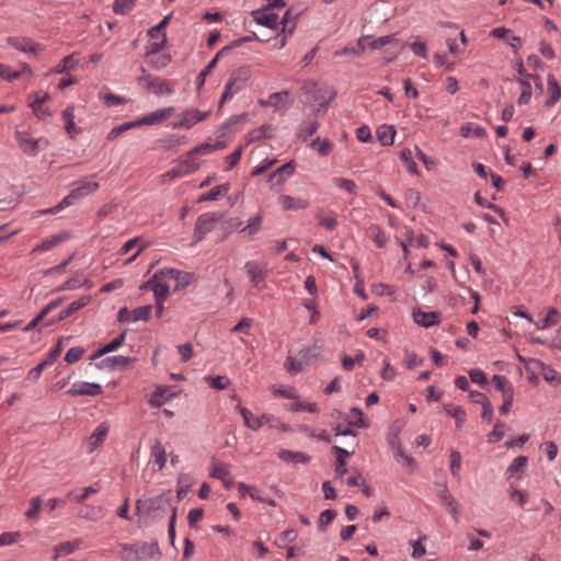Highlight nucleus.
<instances>
[{
	"label": "nucleus",
	"mask_w": 561,
	"mask_h": 561,
	"mask_svg": "<svg viewBox=\"0 0 561 561\" xmlns=\"http://www.w3.org/2000/svg\"><path fill=\"white\" fill-rule=\"evenodd\" d=\"M170 500L167 495L160 494L154 497L136 501V513L144 518H159L162 517L168 510L172 511Z\"/></svg>",
	"instance_id": "1"
},
{
	"label": "nucleus",
	"mask_w": 561,
	"mask_h": 561,
	"mask_svg": "<svg viewBox=\"0 0 561 561\" xmlns=\"http://www.w3.org/2000/svg\"><path fill=\"white\" fill-rule=\"evenodd\" d=\"M237 409L243 419L244 425L252 431H259L261 427L265 425L271 428L280 430L282 432L289 431V425L283 423L278 417H276L273 414H262L260 416H255L247 408L238 405Z\"/></svg>",
	"instance_id": "2"
},
{
	"label": "nucleus",
	"mask_w": 561,
	"mask_h": 561,
	"mask_svg": "<svg viewBox=\"0 0 561 561\" xmlns=\"http://www.w3.org/2000/svg\"><path fill=\"white\" fill-rule=\"evenodd\" d=\"M138 84L154 95H170L174 93V84L160 77H156L141 67V75L137 79Z\"/></svg>",
	"instance_id": "3"
},
{
	"label": "nucleus",
	"mask_w": 561,
	"mask_h": 561,
	"mask_svg": "<svg viewBox=\"0 0 561 561\" xmlns=\"http://www.w3.org/2000/svg\"><path fill=\"white\" fill-rule=\"evenodd\" d=\"M247 79L248 73L245 69L241 68L230 73L219 101V107H221L225 102L231 100L238 92L245 88Z\"/></svg>",
	"instance_id": "4"
},
{
	"label": "nucleus",
	"mask_w": 561,
	"mask_h": 561,
	"mask_svg": "<svg viewBox=\"0 0 561 561\" xmlns=\"http://www.w3.org/2000/svg\"><path fill=\"white\" fill-rule=\"evenodd\" d=\"M163 278H169V279L175 280V283H176L175 288L180 289V288H184V287L188 286L192 283L193 274L188 273V272H184V271H179V270H175L172 267H165V268L158 270L153 274L152 278L148 283L145 284V286L146 287L150 286L151 284H153L154 280L163 279Z\"/></svg>",
	"instance_id": "5"
},
{
	"label": "nucleus",
	"mask_w": 561,
	"mask_h": 561,
	"mask_svg": "<svg viewBox=\"0 0 561 561\" xmlns=\"http://www.w3.org/2000/svg\"><path fill=\"white\" fill-rule=\"evenodd\" d=\"M210 115L209 111L202 112L196 108H186L179 116V119L173 122V128L190 129L195 124L206 119Z\"/></svg>",
	"instance_id": "6"
},
{
	"label": "nucleus",
	"mask_w": 561,
	"mask_h": 561,
	"mask_svg": "<svg viewBox=\"0 0 561 561\" xmlns=\"http://www.w3.org/2000/svg\"><path fill=\"white\" fill-rule=\"evenodd\" d=\"M221 219V214L219 213H205L198 216L195 224V237L197 241L204 239V237L210 232L217 221Z\"/></svg>",
	"instance_id": "7"
},
{
	"label": "nucleus",
	"mask_w": 561,
	"mask_h": 561,
	"mask_svg": "<svg viewBox=\"0 0 561 561\" xmlns=\"http://www.w3.org/2000/svg\"><path fill=\"white\" fill-rule=\"evenodd\" d=\"M100 185L94 176H87L72 182V201L84 198L99 190Z\"/></svg>",
	"instance_id": "8"
},
{
	"label": "nucleus",
	"mask_w": 561,
	"mask_h": 561,
	"mask_svg": "<svg viewBox=\"0 0 561 561\" xmlns=\"http://www.w3.org/2000/svg\"><path fill=\"white\" fill-rule=\"evenodd\" d=\"M244 271L247 275L249 276L251 283H253L255 286H257L260 283H262L268 272L267 263L262 261H248L244 264Z\"/></svg>",
	"instance_id": "9"
},
{
	"label": "nucleus",
	"mask_w": 561,
	"mask_h": 561,
	"mask_svg": "<svg viewBox=\"0 0 561 561\" xmlns=\"http://www.w3.org/2000/svg\"><path fill=\"white\" fill-rule=\"evenodd\" d=\"M253 20L262 26L276 30L278 26V15L273 12V9L262 7L251 12Z\"/></svg>",
	"instance_id": "10"
},
{
	"label": "nucleus",
	"mask_w": 561,
	"mask_h": 561,
	"mask_svg": "<svg viewBox=\"0 0 561 561\" xmlns=\"http://www.w3.org/2000/svg\"><path fill=\"white\" fill-rule=\"evenodd\" d=\"M110 432V425L106 422L101 423L96 426L93 433L89 436L85 442L87 453H92L99 446H101Z\"/></svg>",
	"instance_id": "11"
},
{
	"label": "nucleus",
	"mask_w": 561,
	"mask_h": 561,
	"mask_svg": "<svg viewBox=\"0 0 561 561\" xmlns=\"http://www.w3.org/2000/svg\"><path fill=\"white\" fill-rule=\"evenodd\" d=\"M15 139L24 153L31 156H35L37 153L41 139H35L27 133L20 130L15 131Z\"/></svg>",
	"instance_id": "12"
},
{
	"label": "nucleus",
	"mask_w": 561,
	"mask_h": 561,
	"mask_svg": "<svg viewBox=\"0 0 561 561\" xmlns=\"http://www.w3.org/2000/svg\"><path fill=\"white\" fill-rule=\"evenodd\" d=\"M124 549L135 552L137 559L139 560L145 558L159 559L161 556L158 543H142L140 547L137 548H135L134 546L124 545Z\"/></svg>",
	"instance_id": "13"
},
{
	"label": "nucleus",
	"mask_w": 561,
	"mask_h": 561,
	"mask_svg": "<svg viewBox=\"0 0 561 561\" xmlns=\"http://www.w3.org/2000/svg\"><path fill=\"white\" fill-rule=\"evenodd\" d=\"M27 104L33 114L41 121H47L51 116L50 110L39 101V93L35 92L27 96Z\"/></svg>",
	"instance_id": "14"
},
{
	"label": "nucleus",
	"mask_w": 561,
	"mask_h": 561,
	"mask_svg": "<svg viewBox=\"0 0 561 561\" xmlns=\"http://www.w3.org/2000/svg\"><path fill=\"white\" fill-rule=\"evenodd\" d=\"M173 113H174L173 106L157 110V111L151 112L148 115L137 119L138 126L158 124V123L167 119L168 117H170Z\"/></svg>",
	"instance_id": "15"
},
{
	"label": "nucleus",
	"mask_w": 561,
	"mask_h": 561,
	"mask_svg": "<svg viewBox=\"0 0 561 561\" xmlns=\"http://www.w3.org/2000/svg\"><path fill=\"white\" fill-rule=\"evenodd\" d=\"M130 362H131L130 357L122 356V355H115V356H108V357L103 358L100 362L95 363V367L98 369L114 370V369H117V368L125 367Z\"/></svg>",
	"instance_id": "16"
},
{
	"label": "nucleus",
	"mask_w": 561,
	"mask_h": 561,
	"mask_svg": "<svg viewBox=\"0 0 561 561\" xmlns=\"http://www.w3.org/2000/svg\"><path fill=\"white\" fill-rule=\"evenodd\" d=\"M8 43L12 47L16 48L18 50H21L23 53H28L33 55H37L39 50V44L33 42L30 38L26 37H8Z\"/></svg>",
	"instance_id": "17"
},
{
	"label": "nucleus",
	"mask_w": 561,
	"mask_h": 561,
	"mask_svg": "<svg viewBox=\"0 0 561 561\" xmlns=\"http://www.w3.org/2000/svg\"><path fill=\"white\" fill-rule=\"evenodd\" d=\"M296 163L294 160L280 165L268 175V182L276 181L277 184L282 185L289 176L295 172Z\"/></svg>",
	"instance_id": "18"
},
{
	"label": "nucleus",
	"mask_w": 561,
	"mask_h": 561,
	"mask_svg": "<svg viewBox=\"0 0 561 561\" xmlns=\"http://www.w3.org/2000/svg\"><path fill=\"white\" fill-rule=\"evenodd\" d=\"M103 393L102 386L96 382L79 381L72 383V394L78 396H100Z\"/></svg>",
	"instance_id": "19"
},
{
	"label": "nucleus",
	"mask_w": 561,
	"mask_h": 561,
	"mask_svg": "<svg viewBox=\"0 0 561 561\" xmlns=\"http://www.w3.org/2000/svg\"><path fill=\"white\" fill-rule=\"evenodd\" d=\"M288 96L289 94L287 91L275 92L265 100H259V104L264 107H274L275 110H280L286 107L288 103Z\"/></svg>",
	"instance_id": "20"
},
{
	"label": "nucleus",
	"mask_w": 561,
	"mask_h": 561,
	"mask_svg": "<svg viewBox=\"0 0 561 561\" xmlns=\"http://www.w3.org/2000/svg\"><path fill=\"white\" fill-rule=\"evenodd\" d=\"M210 474L213 478L221 480L226 489L231 488L233 480L230 476L229 465L224 462H214Z\"/></svg>",
	"instance_id": "21"
},
{
	"label": "nucleus",
	"mask_w": 561,
	"mask_h": 561,
	"mask_svg": "<svg viewBox=\"0 0 561 561\" xmlns=\"http://www.w3.org/2000/svg\"><path fill=\"white\" fill-rule=\"evenodd\" d=\"M412 317L416 324L430 328L438 323L439 313L435 311L425 312L422 310H415L413 311Z\"/></svg>",
	"instance_id": "22"
},
{
	"label": "nucleus",
	"mask_w": 561,
	"mask_h": 561,
	"mask_svg": "<svg viewBox=\"0 0 561 561\" xmlns=\"http://www.w3.org/2000/svg\"><path fill=\"white\" fill-rule=\"evenodd\" d=\"M275 128L271 124H264L257 128L250 130L245 135L247 142L259 141L261 139L272 138Z\"/></svg>",
	"instance_id": "23"
},
{
	"label": "nucleus",
	"mask_w": 561,
	"mask_h": 561,
	"mask_svg": "<svg viewBox=\"0 0 561 561\" xmlns=\"http://www.w3.org/2000/svg\"><path fill=\"white\" fill-rule=\"evenodd\" d=\"M278 202L284 210H299L309 206L306 199L293 197L289 195H280Z\"/></svg>",
	"instance_id": "24"
},
{
	"label": "nucleus",
	"mask_w": 561,
	"mask_h": 561,
	"mask_svg": "<svg viewBox=\"0 0 561 561\" xmlns=\"http://www.w3.org/2000/svg\"><path fill=\"white\" fill-rule=\"evenodd\" d=\"M126 339V331L122 332L118 336H116L114 340H112L110 343L104 345L102 348L96 351L90 356V360H95L96 358L103 356L104 354L111 353L116 351L118 347H121Z\"/></svg>",
	"instance_id": "25"
},
{
	"label": "nucleus",
	"mask_w": 561,
	"mask_h": 561,
	"mask_svg": "<svg viewBox=\"0 0 561 561\" xmlns=\"http://www.w3.org/2000/svg\"><path fill=\"white\" fill-rule=\"evenodd\" d=\"M345 420L350 426L358 428H367L370 426V423L364 417L362 410L358 408H352L346 414Z\"/></svg>",
	"instance_id": "26"
},
{
	"label": "nucleus",
	"mask_w": 561,
	"mask_h": 561,
	"mask_svg": "<svg viewBox=\"0 0 561 561\" xmlns=\"http://www.w3.org/2000/svg\"><path fill=\"white\" fill-rule=\"evenodd\" d=\"M194 483V479L188 473H180L176 480L178 499L183 500L187 495Z\"/></svg>",
	"instance_id": "27"
},
{
	"label": "nucleus",
	"mask_w": 561,
	"mask_h": 561,
	"mask_svg": "<svg viewBox=\"0 0 561 561\" xmlns=\"http://www.w3.org/2000/svg\"><path fill=\"white\" fill-rule=\"evenodd\" d=\"M548 99L545 102L546 106H553L561 98V88L553 76H548Z\"/></svg>",
	"instance_id": "28"
},
{
	"label": "nucleus",
	"mask_w": 561,
	"mask_h": 561,
	"mask_svg": "<svg viewBox=\"0 0 561 561\" xmlns=\"http://www.w3.org/2000/svg\"><path fill=\"white\" fill-rule=\"evenodd\" d=\"M277 456L279 459L286 462H300V463H307L310 460V456L301 453V451H293L288 449H280L277 453Z\"/></svg>",
	"instance_id": "29"
},
{
	"label": "nucleus",
	"mask_w": 561,
	"mask_h": 561,
	"mask_svg": "<svg viewBox=\"0 0 561 561\" xmlns=\"http://www.w3.org/2000/svg\"><path fill=\"white\" fill-rule=\"evenodd\" d=\"M494 387L502 393L503 398L514 397V388L512 382L503 375H494L492 377Z\"/></svg>",
	"instance_id": "30"
},
{
	"label": "nucleus",
	"mask_w": 561,
	"mask_h": 561,
	"mask_svg": "<svg viewBox=\"0 0 561 561\" xmlns=\"http://www.w3.org/2000/svg\"><path fill=\"white\" fill-rule=\"evenodd\" d=\"M377 138L383 146H390L393 144L394 136L397 134L396 128L392 125H381L377 129Z\"/></svg>",
	"instance_id": "31"
},
{
	"label": "nucleus",
	"mask_w": 561,
	"mask_h": 561,
	"mask_svg": "<svg viewBox=\"0 0 561 561\" xmlns=\"http://www.w3.org/2000/svg\"><path fill=\"white\" fill-rule=\"evenodd\" d=\"M195 157L196 154L192 153L191 150L179 161L178 164L185 175L196 171L199 168V162L196 161Z\"/></svg>",
	"instance_id": "32"
},
{
	"label": "nucleus",
	"mask_w": 561,
	"mask_h": 561,
	"mask_svg": "<svg viewBox=\"0 0 561 561\" xmlns=\"http://www.w3.org/2000/svg\"><path fill=\"white\" fill-rule=\"evenodd\" d=\"M365 41H366V37H360V38H358L355 46L344 47L340 50H336V51H334V56H336V57H340V56L358 57L365 51V48H366Z\"/></svg>",
	"instance_id": "33"
},
{
	"label": "nucleus",
	"mask_w": 561,
	"mask_h": 561,
	"mask_svg": "<svg viewBox=\"0 0 561 561\" xmlns=\"http://www.w3.org/2000/svg\"><path fill=\"white\" fill-rule=\"evenodd\" d=\"M460 134L462 137H476L482 139L486 136V130L477 124L466 123L460 128Z\"/></svg>",
	"instance_id": "34"
},
{
	"label": "nucleus",
	"mask_w": 561,
	"mask_h": 561,
	"mask_svg": "<svg viewBox=\"0 0 561 561\" xmlns=\"http://www.w3.org/2000/svg\"><path fill=\"white\" fill-rule=\"evenodd\" d=\"M444 410L456 420V428L460 430L466 421V412L462 408L453 404H445Z\"/></svg>",
	"instance_id": "35"
},
{
	"label": "nucleus",
	"mask_w": 561,
	"mask_h": 561,
	"mask_svg": "<svg viewBox=\"0 0 561 561\" xmlns=\"http://www.w3.org/2000/svg\"><path fill=\"white\" fill-rule=\"evenodd\" d=\"M333 450L336 455L335 473L336 476L342 477L347 471L345 467V458L350 455V453L340 446H334Z\"/></svg>",
	"instance_id": "36"
},
{
	"label": "nucleus",
	"mask_w": 561,
	"mask_h": 561,
	"mask_svg": "<svg viewBox=\"0 0 561 561\" xmlns=\"http://www.w3.org/2000/svg\"><path fill=\"white\" fill-rule=\"evenodd\" d=\"M151 454L154 458V462L161 470L167 463V451L163 445L159 440H154L151 446Z\"/></svg>",
	"instance_id": "37"
},
{
	"label": "nucleus",
	"mask_w": 561,
	"mask_h": 561,
	"mask_svg": "<svg viewBox=\"0 0 561 561\" xmlns=\"http://www.w3.org/2000/svg\"><path fill=\"white\" fill-rule=\"evenodd\" d=\"M60 304V300H54L49 304H47L41 312L24 328V331H30L34 329L38 322H41L50 311H53L55 308H57Z\"/></svg>",
	"instance_id": "38"
},
{
	"label": "nucleus",
	"mask_w": 561,
	"mask_h": 561,
	"mask_svg": "<svg viewBox=\"0 0 561 561\" xmlns=\"http://www.w3.org/2000/svg\"><path fill=\"white\" fill-rule=\"evenodd\" d=\"M297 15H291V10H287L282 18L280 24L283 25L280 34H286L287 37L291 36L296 30Z\"/></svg>",
	"instance_id": "39"
},
{
	"label": "nucleus",
	"mask_w": 561,
	"mask_h": 561,
	"mask_svg": "<svg viewBox=\"0 0 561 561\" xmlns=\"http://www.w3.org/2000/svg\"><path fill=\"white\" fill-rule=\"evenodd\" d=\"M78 516L90 520H98L103 516L101 506L87 505L77 512Z\"/></svg>",
	"instance_id": "40"
},
{
	"label": "nucleus",
	"mask_w": 561,
	"mask_h": 561,
	"mask_svg": "<svg viewBox=\"0 0 561 561\" xmlns=\"http://www.w3.org/2000/svg\"><path fill=\"white\" fill-rule=\"evenodd\" d=\"M229 192V184H220L213 187L207 193L199 196L198 202L216 201L219 196H225Z\"/></svg>",
	"instance_id": "41"
},
{
	"label": "nucleus",
	"mask_w": 561,
	"mask_h": 561,
	"mask_svg": "<svg viewBox=\"0 0 561 561\" xmlns=\"http://www.w3.org/2000/svg\"><path fill=\"white\" fill-rule=\"evenodd\" d=\"M535 363L540 368V373L547 382L557 381L558 383H561V376H559L552 367L539 360H536Z\"/></svg>",
	"instance_id": "42"
},
{
	"label": "nucleus",
	"mask_w": 561,
	"mask_h": 561,
	"mask_svg": "<svg viewBox=\"0 0 561 561\" xmlns=\"http://www.w3.org/2000/svg\"><path fill=\"white\" fill-rule=\"evenodd\" d=\"M370 239L377 244L378 248H383L387 243V238L383 230L378 225H371L368 228Z\"/></svg>",
	"instance_id": "43"
},
{
	"label": "nucleus",
	"mask_w": 561,
	"mask_h": 561,
	"mask_svg": "<svg viewBox=\"0 0 561 561\" xmlns=\"http://www.w3.org/2000/svg\"><path fill=\"white\" fill-rule=\"evenodd\" d=\"M319 128V123L317 121H311L304 123L297 134V137L302 141H306L310 136H312Z\"/></svg>",
	"instance_id": "44"
},
{
	"label": "nucleus",
	"mask_w": 561,
	"mask_h": 561,
	"mask_svg": "<svg viewBox=\"0 0 561 561\" xmlns=\"http://www.w3.org/2000/svg\"><path fill=\"white\" fill-rule=\"evenodd\" d=\"M400 158L403 161L405 169L411 174H417L419 169L414 160L412 159V152L410 149H402L400 152Z\"/></svg>",
	"instance_id": "45"
},
{
	"label": "nucleus",
	"mask_w": 561,
	"mask_h": 561,
	"mask_svg": "<svg viewBox=\"0 0 561 561\" xmlns=\"http://www.w3.org/2000/svg\"><path fill=\"white\" fill-rule=\"evenodd\" d=\"M152 291L156 297V302H163L170 293V287L168 284L162 282H157L152 286Z\"/></svg>",
	"instance_id": "46"
},
{
	"label": "nucleus",
	"mask_w": 561,
	"mask_h": 561,
	"mask_svg": "<svg viewBox=\"0 0 561 561\" xmlns=\"http://www.w3.org/2000/svg\"><path fill=\"white\" fill-rule=\"evenodd\" d=\"M518 83L522 87V93L517 100L519 105L528 104L531 98V85L528 79H518Z\"/></svg>",
	"instance_id": "47"
},
{
	"label": "nucleus",
	"mask_w": 561,
	"mask_h": 561,
	"mask_svg": "<svg viewBox=\"0 0 561 561\" xmlns=\"http://www.w3.org/2000/svg\"><path fill=\"white\" fill-rule=\"evenodd\" d=\"M311 147L317 149L320 156H327L333 149V142L329 139L320 140L319 137L312 140Z\"/></svg>",
	"instance_id": "48"
},
{
	"label": "nucleus",
	"mask_w": 561,
	"mask_h": 561,
	"mask_svg": "<svg viewBox=\"0 0 561 561\" xmlns=\"http://www.w3.org/2000/svg\"><path fill=\"white\" fill-rule=\"evenodd\" d=\"M332 182L334 185L341 190L346 191L350 194H355L357 185L353 180L344 179V178H333Z\"/></svg>",
	"instance_id": "49"
},
{
	"label": "nucleus",
	"mask_w": 561,
	"mask_h": 561,
	"mask_svg": "<svg viewBox=\"0 0 561 561\" xmlns=\"http://www.w3.org/2000/svg\"><path fill=\"white\" fill-rule=\"evenodd\" d=\"M336 512L332 508H328L323 511L318 519V528L320 531H324L327 526L332 523V520L335 518Z\"/></svg>",
	"instance_id": "50"
},
{
	"label": "nucleus",
	"mask_w": 561,
	"mask_h": 561,
	"mask_svg": "<svg viewBox=\"0 0 561 561\" xmlns=\"http://www.w3.org/2000/svg\"><path fill=\"white\" fill-rule=\"evenodd\" d=\"M43 500L39 496L32 497L30 501V508L25 512V516L30 519H37Z\"/></svg>",
	"instance_id": "51"
},
{
	"label": "nucleus",
	"mask_w": 561,
	"mask_h": 561,
	"mask_svg": "<svg viewBox=\"0 0 561 561\" xmlns=\"http://www.w3.org/2000/svg\"><path fill=\"white\" fill-rule=\"evenodd\" d=\"M135 126H138V122L135 121V122H126V123H123L118 126H115L113 127L108 134H107V139L108 140H113L115 139L116 137H118L121 134H123L124 131L135 127Z\"/></svg>",
	"instance_id": "52"
},
{
	"label": "nucleus",
	"mask_w": 561,
	"mask_h": 561,
	"mask_svg": "<svg viewBox=\"0 0 561 561\" xmlns=\"http://www.w3.org/2000/svg\"><path fill=\"white\" fill-rule=\"evenodd\" d=\"M557 316L558 311L554 308H550L546 314V317L536 323L537 328L540 330H543L550 325H553L557 323Z\"/></svg>",
	"instance_id": "53"
},
{
	"label": "nucleus",
	"mask_w": 561,
	"mask_h": 561,
	"mask_svg": "<svg viewBox=\"0 0 561 561\" xmlns=\"http://www.w3.org/2000/svg\"><path fill=\"white\" fill-rule=\"evenodd\" d=\"M288 410L291 412H299V411H305V410H307L310 413L319 412V408L316 402L305 403V402L297 401V402L290 404Z\"/></svg>",
	"instance_id": "54"
},
{
	"label": "nucleus",
	"mask_w": 561,
	"mask_h": 561,
	"mask_svg": "<svg viewBox=\"0 0 561 561\" xmlns=\"http://www.w3.org/2000/svg\"><path fill=\"white\" fill-rule=\"evenodd\" d=\"M262 224V216L255 215L252 217L248 225L241 230V232H247L249 236H254L259 232Z\"/></svg>",
	"instance_id": "55"
},
{
	"label": "nucleus",
	"mask_w": 561,
	"mask_h": 561,
	"mask_svg": "<svg viewBox=\"0 0 561 561\" xmlns=\"http://www.w3.org/2000/svg\"><path fill=\"white\" fill-rule=\"evenodd\" d=\"M135 5V0H115L113 10L117 14L128 13Z\"/></svg>",
	"instance_id": "56"
},
{
	"label": "nucleus",
	"mask_w": 561,
	"mask_h": 561,
	"mask_svg": "<svg viewBox=\"0 0 561 561\" xmlns=\"http://www.w3.org/2000/svg\"><path fill=\"white\" fill-rule=\"evenodd\" d=\"M152 307L150 305L138 307L131 311L130 321L148 320Z\"/></svg>",
	"instance_id": "57"
},
{
	"label": "nucleus",
	"mask_w": 561,
	"mask_h": 561,
	"mask_svg": "<svg viewBox=\"0 0 561 561\" xmlns=\"http://www.w3.org/2000/svg\"><path fill=\"white\" fill-rule=\"evenodd\" d=\"M461 467V455L457 450H453L450 453V471L454 477H456L458 480L460 479V470Z\"/></svg>",
	"instance_id": "58"
},
{
	"label": "nucleus",
	"mask_w": 561,
	"mask_h": 561,
	"mask_svg": "<svg viewBox=\"0 0 561 561\" xmlns=\"http://www.w3.org/2000/svg\"><path fill=\"white\" fill-rule=\"evenodd\" d=\"M319 224L328 230H334L337 226V220L334 216H324L322 211L316 214Z\"/></svg>",
	"instance_id": "59"
},
{
	"label": "nucleus",
	"mask_w": 561,
	"mask_h": 561,
	"mask_svg": "<svg viewBox=\"0 0 561 561\" xmlns=\"http://www.w3.org/2000/svg\"><path fill=\"white\" fill-rule=\"evenodd\" d=\"M70 337L60 339L56 345L49 351L47 357L45 358L46 362H48L49 365H53L56 359L60 356L62 351V343L65 341H68Z\"/></svg>",
	"instance_id": "60"
},
{
	"label": "nucleus",
	"mask_w": 561,
	"mask_h": 561,
	"mask_svg": "<svg viewBox=\"0 0 561 561\" xmlns=\"http://www.w3.org/2000/svg\"><path fill=\"white\" fill-rule=\"evenodd\" d=\"M167 390L165 389H162V388H159L157 389L150 397L149 399V404L152 405V407H161L162 404H164V402L168 400V397L165 394Z\"/></svg>",
	"instance_id": "61"
},
{
	"label": "nucleus",
	"mask_w": 561,
	"mask_h": 561,
	"mask_svg": "<svg viewBox=\"0 0 561 561\" xmlns=\"http://www.w3.org/2000/svg\"><path fill=\"white\" fill-rule=\"evenodd\" d=\"M284 366H285L286 370L291 375H296V374L300 373L301 370H304V363L295 359L291 356H288L286 358Z\"/></svg>",
	"instance_id": "62"
},
{
	"label": "nucleus",
	"mask_w": 561,
	"mask_h": 561,
	"mask_svg": "<svg viewBox=\"0 0 561 561\" xmlns=\"http://www.w3.org/2000/svg\"><path fill=\"white\" fill-rule=\"evenodd\" d=\"M423 363V359L419 357L415 353L410 352L408 350L404 351V366L408 369H412L416 366H421Z\"/></svg>",
	"instance_id": "63"
},
{
	"label": "nucleus",
	"mask_w": 561,
	"mask_h": 561,
	"mask_svg": "<svg viewBox=\"0 0 561 561\" xmlns=\"http://www.w3.org/2000/svg\"><path fill=\"white\" fill-rule=\"evenodd\" d=\"M206 380L217 390H222L230 386V380L226 376L207 377Z\"/></svg>",
	"instance_id": "64"
}]
</instances>
